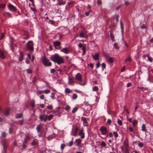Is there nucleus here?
Returning a JSON list of instances; mask_svg holds the SVG:
<instances>
[{"mask_svg":"<svg viewBox=\"0 0 153 153\" xmlns=\"http://www.w3.org/2000/svg\"><path fill=\"white\" fill-rule=\"evenodd\" d=\"M98 88L97 86H95L93 88V90L94 91H97L98 90Z\"/></svg>","mask_w":153,"mask_h":153,"instance_id":"a18cd8bd","label":"nucleus"},{"mask_svg":"<svg viewBox=\"0 0 153 153\" xmlns=\"http://www.w3.org/2000/svg\"><path fill=\"white\" fill-rule=\"evenodd\" d=\"M132 59L130 56H129L128 58L125 60V62L126 63L128 62H131Z\"/></svg>","mask_w":153,"mask_h":153,"instance_id":"5701e85b","label":"nucleus"},{"mask_svg":"<svg viewBox=\"0 0 153 153\" xmlns=\"http://www.w3.org/2000/svg\"><path fill=\"white\" fill-rule=\"evenodd\" d=\"M107 112L108 114L110 115H112V114H113L114 115H115L116 114L114 112L112 111H109L108 110Z\"/></svg>","mask_w":153,"mask_h":153,"instance_id":"7c9ffc66","label":"nucleus"},{"mask_svg":"<svg viewBox=\"0 0 153 153\" xmlns=\"http://www.w3.org/2000/svg\"><path fill=\"white\" fill-rule=\"evenodd\" d=\"M71 92L72 91L69 88H66L65 89V93L69 94L71 93Z\"/></svg>","mask_w":153,"mask_h":153,"instance_id":"cd10ccee","label":"nucleus"},{"mask_svg":"<svg viewBox=\"0 0 153 153\" xmlns=\"http://www.w3.org/2000/svg\"><path fill=\"white\" fill-rule=\"evenodd\" d=\"M141 130L143 131H146V126L145 124H143Z\"/></svg>","mask_w":153,"mask_h":153,"instance_id":"2f4dec72","label":"nucleus"},{"mask_svg":"<svg viewBox=\"0 0 153 153\" xmlns=\"http://www.w3.org/2000/svg\"><path fill=\"white\" fill-rule=\"evenodd\" d=\"M35 100H32L30 103V106L32 108V109H33V108L35 107Z\"/></svg>","mask_w":153,"mask_h":153,"instance_id":"412c9836","label":"nucleus"},{"mask_svg":"<svg viewBox=\"0 0 153 153\" xmlns=\"http://www.w3.org/2000/svg\"><path fill=\"white\" fill-rule=\"evenodd\" d=\"M42 62L43 64L45 66H51L52 65V63L49 61V59L43 57L42 59Z\"/></svg>","mask_w":153,"mask_h":153,"instance_id":"7ed1b4c3","label":"nucleus"},{"mask_svg":"<svg viewBox=\"0 0 153 153\" xmlns=\"http://www.w3.org/2000/svg\"><path fill=\"white\" fill-rule=\"evenodd\" d=\"M102 70H103L104 68H105L106 65L104 63H102Z\"/></svg>","mask_w":153,"mask_h":153,"instance_id":"49530a36","label":"nucleus"},{"mask_svg":"<svg viewBox=\"0 0 153 153\" xmlns=\"http://www.w3.org/2000/svg\"><path fill=\"white\" fill-rule=\"evenodd\" d=\"M9 133L10 134H11L13 132V129L12 128H10L9 130Z\"/></svg>","mask_w":153,"mask_h":153,"instance_id":"3c124183","label":"nucleus"},{"mask_svg":"<svg viewBox=\"0 0 153 153\" xmlns=\"http://www.w3.org/2000/svg\"><path fill=\"white\" fill-rule=\"evenodd\" d=\"M114 46L116 49H118L119 48L117 44V43H115L114 44Z\"/></svg>","mask_w":153,"mask_h":153,"instance_id":"37998d69","label":"nucleus"},{"mask_svg":"<svg viewBox=\"0 0 153 153\" xmlns=\"http://www.w3.org/2000/svg\"><path fill=\"white\" fill-rule=\"evenodd\" d=\"M101 144L102 146L104 147H105L106 146V144L105 143L104 141H102Z\"/></svg>","mask_w":153,"mask_h":153,"instance_id":"8fccbe9b","label":"nucleus"},{"mask_svg":"<svg viewBox=\"0 0 153 153\" xmlns=\"http://www.w3.org/2000/svg\"><path fill=\"white\" fill-rule=\"evenodd\" d=\"M117 123L120 126H122V121L118 119L117 121Z\"/></svg>","mask_w":153,"mask_h":153,"instance_id":"ea45409f","label":"nucleus"},{"mask_svg":"<svg viewBox=\"0 0 153 153\" xmlns=\"http://www.w3.org/2000/svg\"><path fill=\"white\" fill-rule=\"evenodd\" d=\"M65 144H61V146H60V148L62 150L65 147Z\"/></svg>","mask_w":153,"mask_h":153,"instance_id":"de8ad7c7","label":"nucleus"},{"mask_svg":"<svg viewBox=\"0 0 153 153\" xmlns=\"http://www.w3.org/2000/svg\"><path fill=\"white\" fill-rule=\"evenodd\" d=\"M81 120L83 122V125L84 126H88V119L86 117H82L81 118Z\"/></svg>","mask_w":153,"mask_h":153,"instance_id":"6e6552de","label":"nucleus"},{"mask_svg":"<svg viewBox=\"0 0 153 153\" xmlns=\"http://www.w3.org/2000/svg\"><path fill=\"white\" fill-rule=\"evenodd\" d=\"M50 59L52 61L56 63L58 65L63 63L64 62L63 58L60 57L57 53L52 55L50 57Z\"/></svg>","mask_w":153,"mask_h":153,"instance_id":"f257e3e1","label":"nucleus"},{"mask_svg":"<svg viewBox=\"0 0 153 153\" xmlns=\"http://www.w3.org/2000/svg\"><path fill=\"white\" fill-rule=\"evenodd\" d=\"M110 37H111V39L112 40H113V39H114V36H113V35L112 33V32H111L110 33Z\"/></svg>","mask_w":153,"mask_h":153,"instance_id":"603ef678","label":"nucleus"},{"mask_svg":"<svg viewBox=\"0 0 153 153\" xmlns=\"http://www.w3.org/2000/svg\"><path fill=\"white\" fill-rule=\"evenodd\" d=\"M53 117V115H48L45 114L40 115L39 118L41 121H43L44 122L46 121L47 120H51Z\"/></svg>","mask_w":153,"mask_h":153,"instance_id":"f03ea898","label":"nucleus"},{"mask_svg":"<svg viewBox=\"0 0 153 153\" xmlns=\"http://www.w3.org/2000/svg\"><path fill=\"white\" fill-rule=\"evenodd\" d=\"M81 141L82 140L80 139H76L74 143V144L76 146H78L81 143Z\"/></svg>","mask_w":153,"mask_h":153,"instance_id":"9b49d317","label":"nucleus"},{"mask_svg":"<svg viewBox=\"0 0 153 153\" xmlns=\"http://www.w3.org/2000/svg\"><path fill=\"white\" fill-rule=\"evenodd\" d=\"M99 54L96 53L94 55H93L92 57L94 60H98L99 59Z\"/></svg>","mask_w":153,"mask_h":153,"instance_id":"4be33fe9","label":"nucleus"},{"mask_svg":"<svg viewBox=\"0 0 153 153\" xmlns=\"http://www.w3.org/2000/svg\"><path fill=\"white\" fill-rule=\"evenodd\" d=\"M0 7H1V9H0V10H1V8H4V7H5V4H0Z\"/></svg>","mask_w":153,"mask_h":153,"instance_id":"864d4df0","label":"nucleus"},{"mask_svg":"<svg viewBox=\"0 0 153 153\" xmlns=\"http://www.w3.org/2000/svg\"><path fill=\"white\" fill-rule=\"evenodd\" d=\"M40 98L41 99V100H44V95H41L40 97Z\"/></svg>","mask_w":153,"mask_h":153,"instance_id":"338daca9","label":"nucleus"},{"mask_svg":"<svg viewBox=\"0 0 153 153\" xmlns=\"http://www.w3.org/2000/svg\"><path fill=\"white\" fill-rule=\"evenodd\" d=\"M41 126L40 125H38L36 127V129L38 133H39L40 131V128Z\"/></svg>","mask_w":153,"mask_h":153,"instance_id":"c756f323","label":"nucleus"},{"mask_svg":"<svg viewBox=\"0 0 153 153\" xmlns=\"http://www.w3.org/2000/svg\"><path fill=\"white\" fill-rule=\"evenodd\" d=\"M3 15L5 16L12 17L11 14L8 12H5L3 13Z\"/></svg>","mask_w":153,"mask_h":153,"instance_id":"dca6fc26","label":"nucleus"},{"mask_svg":"<svg viewBox=\"0 0 153 153\" xmlns=\"http://www.w3.org/2000/svg\"><path fill=\"white\" fill-rule=\"evenodd\" d=\"M77 95L76 94H74L73 95L72 98L74 99H76L77 97Z\"/></svg>","mask_w":153,"mask_h":153,"instance_id":"e433bc0d","label":"nucleus"},{"mask_svg":"<svg viewBox=\"0 0 153 153\" xmlns=\"http://www.w3.org/2000/svg\"><path fill=\"white\" fill-rule=\"evenodd\" d=\"M73 144V141H71L69 143V146H72Z\"/></svg>","mask_w":153,"mask_h":153,"instance_id":"680f3d73","label":"nucleus"},{"mask_svg":"<svg viewBox=\"0 0 153 153\" xmlns=\"http://www.w3.org/2000/svg\"><path fill=\"white\" fill-rule=\"evenodd\" d=\"M75 79L79 81H82L81 75L80 73H78L75 76Z\"/></svg>","mask_w":153,"mask_h":153,"instance_id":"1a4fd4ad","label":"nucleus"},{"mask_svg":"<svg viewBox=\"0 0 153 153\" xmlns=\"http://www.w3.org/2000/svg\"><path fill=\"white\" fill-rule=\"evenodd\" d=\"M79 135L80 136L81 139H83L85 137V134L83 132V130H81L79 134Z\"/></svg>","mask_w":153,"mask_h":153,"instance_id":"f3484780","label":"nucleus"},{"mask_svg":"<svg viewBox=\"0 0 153 153\" xmlns=\"http://www.w3.org/2000/svg\"><path fill=\"white\" fill-rule=\"evenodd\" d=\"M2 145L3 146L4 152V153H6L8 146V143L6 141L4 140L2 142Z\"/></svg>","mask_w":153,"mask_h":153,"instance_id":"423d86ee","label":"nucleus"},{"mask_svg":"<svg viewBox=\"0 0 153 153\" xmlns=\"http://www.w3.org/2000/svg\"><path fill=\"white\" fill-rule=\"evenodd\" d=\"M68 80H69V83L71 84L72 85L74 83V82L72 80V79H71L70 78H69Z\"/></svg>","mask_w":153,"mask_h":153,"instance_id":"72a5a7b5","label":"nucleus"},{"mask_svg":"<svg viewBox=\"0 0 153 153\" xmlns=\"http://www.w3.org/2000/svg\"><path fill=\"white\" fill-rule=\"evenodd\" d=\"M23 59V52L21 51L19 53V60L20 62L22 61Z\"/></svg>","mask_w":153,"mask_h":153,"instance_id":"2eb2a0df","label":"nucleus"},{"mask_svg":"<svg viewBox=\"0 0 153 153\" xmlns=\"http://www.w3.org/2000/svg\"><path fill=\"white\" fill-rule=\"evenodd\" d=\"M8 8L9 10L12 12H16L17 10L16 8L13 5L11 4H9L8 5Z\"/></svg>","mask_w":153,"mask_h":153,"instance_id":"0eeeda50","label":"nucleus"},{"mask_svg":"<svg viewBox=\"0 0 153 153\" xmlns=\"http://www.w3.org/2000/svg\"><path fill=\"white\" fill-rule=\"evenodd\" d=\"M15 123L18 125L20 124L21 125H22L24 123V120H22L18 121L15 122Z\"/></svg>","mask_w":153,"mask_h":153,"instance_id":"6ab92c4d","label":"nucleus"},{"mask_svg":"<svg viewBox=\"0 0 153 153\" xmlns=\"http://www.w3.org/2000/svg\"><path fill=\"white\" fill-rule=\"evenodd\" d=\"M50 91L49 90H46L44 91V93L45 94H47L50 93Z\"/></svg>","mask_w":153,"mask_h":153,"instance_id":"5fc2aeb1","label":"nucleus"},{"mask_svg":"<svg viewBox=\"0 0 153 153\" xmlns=\"http://www.w3.org/2000/svg\"><path fill=\"white\" fill-rule=\"evenodd\" d=\"M61 45V43L58 41H56L53 43V45L56 48V47L59 46Z\"/></svg>","mask_w":153,"mask_h":153,"instance_id":"ddd939ff","label":"nucleus"},{"mask_svg":"<svg viewBox=\"0 0 153 153\" xmlns=\"http://www.w3.org/2000/svg\"><path fill=\"white\" fill-rule=\"evenodd\" d=\"M110 62L112 63L113 62V59L112 57L110 58L108 60Z\"/></svg>","mask_w":153,"mask_h":153,"instance_id":"13d9d810","label":"nucleus"},{"mask_svg":"<svg viewBox=\"0 0 153 153\" xmlns=\"http://www.w3.org/2000/svg\"><path fill=\"white\" fill-rule=\"evenodd\" d=\"M138 146L140 147H142L143 146V143H142L140 142L138 144Z\"/></svg>","mask_w":153,"mask_h":153,"instance_id":"09e8293b","label":"nucleus"},{"mask_svg":"<svg viewBox=\"0 0 153 153\" xmlns=\"http://www.w3.org/2000/svg\"><path fill=\"white\" fill-rule=\"evenodd\" d=\"M0 57L2 59H4L5 58V56L4 52L1 51H0Z\"/></svg>","mask_w":153,"mask_h":153,"instance_id":"a211bd4d","label":"nucleus"},{"mask_svg":"<svg viewBox=\"0 0 153 153\" xmlns=\"http://www.w3.org/2000/svg\"><path fill=\"white\" fill-rule=\"evenodd\" d=\"M57 1L58 2V4L59 6L64 5L65 4V1H61L59 0H58Z\"/></svg>","mask_w":153,"mask_h":153,"instance_id":"393cba45","label":"nucleus"},{"mask_svg":"<svg viewBox=\"0 0 153 153\" xmlns=\"http://www.w3.org/2000/svg\"><path fill=\"white\" fill-rule=\"evenodd\" d=\"M113 134L115 137H117L118 136V134L117 132L116 131H114L113 133Z\"/></svg>","mask_w":153,"mask_h":153,"instance_id":"c03bdc74","label":"nucleus"},{"mask_svg":"<svg viewBox=\"0 0 153 153\" xmlns=\"http://www.w3.org/2000/svg\"><path fill=\"white\" fill-rule=\"evenodd\" d=\"M89 65L90 66V67L92 68H93L94 67L93 64L92 63H91Z\"/></svg>","mask_w":153,"mask_h":153,"instance_id":"e2e57ef3","label":"nucleus"},{"mask_svg":"<svg viewBox=\"0 0 153 153\" xmlns=\"http://www.w3.org/2000/svg\"><path fill=\"white\" fill-rule=\"evenodd\" d=\"M137 121L135 120H134L133 122H132V124L133 125V126H135L137 124Z\"/></svg>","mask_w":153,"mask_h":153,"instance_id":"58836bf2","label":"nucleus"},{"mask_svg":"<svg viewBox=\"0 0 153 153\" xmlns=\"http://www.w3.org/2000/svg\"><path fill=\"white\" fill-rule=\"evenodd\" d=\"M103 55L104 56L106 59L108 58L109 57V55L107 53H103Z\"/></svg>","mask_w":153,"mask_h":153,"instance_id":"f704fd0d","label":"nucleus"},{"mask_svg":"<svg viewBox=\"0 0 153 153\" xmlns=\"http://www.w3.org/2000/svg\"><path fill=\"white\" fill-rule=\"evenodd\" d=\"M100 62H98V63H97L96 64L97 68H99L100 67Z\"/></svg>","mask_w":153,"mask_h":153,"instance_id":"0e129e2a","label":"nucleus"},{"mask_svg":"<svg viewBox=\"0 0 153 153\" xmlns=\"http://www.w3.org/2000/svg\"><path fill=\"white\" fill-rule=\"evenodd\" d=\"M26 71L27 73L29 74H31L32 72V71L30 69H27Z\"/></svg>","mask_w":153,"mask_h":153,"instance_id":"052dcab7","label":"nucleus"},{"mask_svg":"<svg viewBox=\"0 0 153 153\" xmlns=\"http://www.w3.org/2000/svg\"><path fill=\"white\" fill-rule=\"evenodd\" d=\"M10 109L9 108H7L5 111L4 112V114L6 116H8L10 114Z\"/></svg>","mask_w":153,"mask_h":153,"instance_id":"4468645a","label":"nucleus"},{"mask_svg":"<svg viewBox=\"0 0 153 153\" xmlns=\"http://www.w3.org/2000/svg\"><path fill=\"white\" fill-rule=\"evenodd\" d=\"M70 108L71 107L69 105H67L65 107V111H68L70 109Z\"/></svg>","mask_w":153,"mask_h":153,"instance_id":"4c0bfd02","label":"nucleus"},{"mask_svg":"<svg viewBox=\"0 0 153 153\" xmlns=\"http://www.w3.org/2000/svg\"><path fill=\"white\" fill-rule=\"evenodd\" d=\"M107 123H108L109 125L111 123V121L110 119H108L107 121Z\"/></svg>","mask_w":153,"mask_h":153,"instance_id":"774afa93","label":"nucleus"},{"mask_svg":"<svg viewBox=\"0 0 153 153\" xmlns=\"http://www.w3.org/2000/svg\"><path fill=\"white\" fill-rule=\"evenodd\" d=\"M120 28L121 29V32L122 34H123L124 33V27H123V24L122 21H120Z\"/></svg>","mask_w":153,"mask_h":153,"instance_id":"f8f14e48","label":"nucleus"},{"mask_svg":"<svg viewBox=\"0 0 153 153\" xmlns=\"http://www.w3.org/2000/svg\"><path fill=\"white\" fill-rule=\"evenodd\" d=\"M82 51H83V53H82V55H84L86 53V49L85 47H83L82 48Z\"/></svg>","mask_w":153,"mask_h":153,"instance_id":"c85d7f7f","label":"nucleus"},{"mask_svg":"<svg viewBox=\"0 0 153 153\" xmlns=\"http://www.w3.org/2000/svg\"><path fill=\"white\" fill-rule=\"evenodd\" d=\"M79 37L81 38H86L87 36H85L84 33L83 31H82L79 34Z\"/></svg>","mask_w":153,"mask_h":153,"instance_id":"b1692460","label":"nucleus"},{"mask_svg":"<svg viewBox=\"0 0 153 153\" xmlns=\"http://www.w3.org/2000/svg\"><path fill=\"white\" fill-rule=\"evenodd\" d=\"M5 34L4 33H3L1 34L0 38V40H2L3 39L4 37Z\"/></svg>","mask_w":153,"mask_h":153,"instance_id":"79ce46f5","label":"nucleus"},{"mask_svg":"<svg viewBox=\"0 0 153 153\" xmlns=\"http://www.w3.org/2000/svg\"><path fill=\"white\" fill-rule=\"evenodd\" d=\"M100 130L102 134L103 135H105L108 132L107 128L104 126L101 127L100 128Z\"/></svg>","mask_w":153,"mask_h":153,"instance_id":"39448f33","label":"nucleus"},{"mask_svg":"<svg viewBox=\"0 0 153 153\" xmlns=\"http://www.w3.org/2000/svg\"><path fill=\"white\" fill-rule=\"evenodd\" d=\"M78 109V108L77 107H75L72 110V112L73 113H74L76 112Z\"/></svg>","mask_w":153,"mask_h":153,"instance_id":"c9c22d12","label":"nucleus"},{"mask_svg":"<svg viewBox=\"0 0 153 153\" xmlns=\"http://www.w3.org/2000/svg\"><path fill=\"white\" fill-rule=\"evenodd\" d=\"M30 137L29 136H26L25 139L24 143H27L28 142V140L30 139Z\"/></svg>","mask_w":153,"mask_h":153,"instance_id":"a878e982","label":"nucleus"},{"mask_svg":"<svg viewBox=\"0 0 153 153\" xmlns=\"http://www.w3.org/2000/svg\"><path fill=\"white\" fill-rule=\"evenodd\" d=\"M61 51L65 53V54H67L69 52V49L66 48L62 49L61 50Z\"/></svg>","mask_w":153,"mask_h":153,"instance_id":"9d476101","label":"nucleus"},{"mask_svg":"<svg viewBox=\"0 0 153 153\" xmlns=\"http://www.w3.org/2000/svg\"><path fill=\"white\" fill-rule=\"evenodd\" d=\"M6 136V133L5 132H4L2 134L1 136L2 137H5Z\"/></svg>","mask_w":153,"mask_h":153,"instance_id":"69168bd1","label":"nucleus"},{"mask_svg":"<svg viewBox=\"0 0 153 153\" xmlns=\"http://www.w3.org/2000/svg\"><path fill=\"white\" fill-rule=\"evenodd\" d=\"M128 129L131 132H133L134 131V129L133 128L130 126L129 127Z\"/></svg>","mask_w":153,"mask_h":153,"instance_id":"6e6d98bb","label":"nucleus"},{"mask_svg":"<svg viewBox=\"0 0 153 153\" xmlns=\"http://www.w3.org/2000/svg\"><path fill=\"white\" fill-rule=\"evenodd\" d=\"M39 134H38V136L39 137H41L42 136H44L45 137V133H44V134H43V132L42 131H40L39 133Z\"/></svg>","mask_w":153,"mask_h":153,"instance_id":"aec40b11","label":"nucleus"},{"mask_svg":"<svg viewBox=\"0 0 153 153\" xmlns=\"http://www.w3.org/2000/svg\"><path fill=\"white\" fill-rule=\"evenodd\" d=\"M27 46V48H26L25 50H30L31 51H33V44L32 41H29L26 44Z\"/></svg>","mask_w":153,"mask_h":153,"instance_id":"20e7f679","label":"nucleus"},{"mask_svg":"<svg viewBox=\"0 0 153 153\" xmlns=\"http://www.w3.org/2000/svg\"><path fill=\"white\" fill-rule=\"evenodd\" d=\"M47 108L49 110H52L53 109V106L51 105H48L47 106Z\"/></svg>","mask_w":153,"mask_h":153,"instance_id":"a19ab883","label":"nucleus"},{"mask_svg":"<svg viewBox=\"0 0 153 153\" xmlns=\"http://www.w3.org/2000/svg\"><path fill=\"white\" fill-rule=\"evenodd\" d=\"M50 71L51 73L53 74L55 72V70L54 68H53L51 69Z\"/></svg>","mask_w":153,"mask_h":153,"instance_id":"4d7b16f0","label":"nucleus"},{"mask_svg":"<svg viewBox=\"0 0 153 153\" xmlns=\"http://www.w3.org/2000/svg\"><path fill=\"white\" fill-rule=\"evenodd\" d=\"M23 116V114L22 113L17 114L16 116V118H21Z\"/></svg>","mask_w":153,"mask_h":153,"instance_id":"bb28decb","label":"nucleus"},{"mask_svg":"<svg viewBox=\"0 0 153 153\" xmlns=\"http://www.w3.org/2000/svg\"><path fill=\"white\" fill-rule=\"evenodd\" d=\"M148 60L149 61H150L151 62H152V59L151 57H150L148 56Z\"/></svg>","mask_w":153,"mask_h":153,"instance_id":"bf43d9fd","label":"nucleus"},{"mask_svg":"<svg viewBox=\"0 0 153 153\" xmlns=\"http://www.w3.org/2000/svg\"><path fill=\"white\" fill-rule=\"evenodd\" d=\"M38 142L37 140H33L31 143V144L32 145H37L38 144Z\"/></svg>","mask_w":153,"mask_h":153,"instance_id":"473e14b6","label":"nucleus"}]
</instances>
